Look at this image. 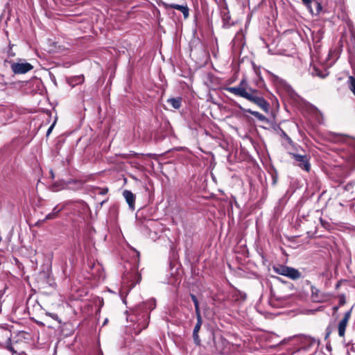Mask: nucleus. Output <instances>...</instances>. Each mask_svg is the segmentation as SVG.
I'll return each instance as SVG.
<instances>
[{
	"label": "nucleus",
	"mask_w": 355,
	"mask_h": 355,
	"mask_svg": "<svg viewBox=\"0 0 355 355\" xmlns=\"http://www.w3.org/2000/svg\"><path fill=\"white\" fill-rule=\"evenodd\" d=\"M227 90L232 94L241 96L248 100H249L252 93H257V90L248 88L247 83L244 80L241 82L239 86L228 87Z\"/></svg>",
	"instance_id": "f257e3e1"
},
{
	"label": "nucleus",
	"mask_w": 355,
	"mask_h": 355,
	"mask_svg": "<svg viewBox=\"0 0 355 355\" xmlns=\"http://www.w3.org/2000/svg\"><path fill=\"white\" fill-rule=\"evenodd\" d=\"M33 69V66L27 62L25 60H19L17 62L11 64V69L17 74L27 73Z\"/></svg>",
	"instance_id": "f03ea898"
},
{
	"label": "nucleus",
	"mask_w": 355,
	"mask_h": 355,
	"mask_svg": "<svg viewBox=\"0 0 355 355\" xmlns=\"http://www.w3.org/2000/svg\"><path fill=\"white\" fill-rule=\"evenodd\" d=\"M274 270L279 275L288 277L293 279H296L300 277V272L293 268L284 266H278L274 267Z\"/></svg>",
	"instance_id": "7ed1b4c3"
},
{
	"label": "nucleus",
	"mask_w": 355,
	"mask_h": 355,
	"mask_svg": "<svg viewBox=\"0 0 355 355\" xmlns=\"http://www.w3.org/2000/svg\"><path fill=\"white\" fill-rule=\"evenodd\" d=\"M311 298L315 302H324L328 300L329 295L320 291L315 286H311Z\"/></svg>",
	"instance_id": "20e7f679"
},
{
	"label": "nucleus",
	"mask_w": 355,
	"mask_h": 355,
	"mask_svg": "<svg viewBox=\"0 0 355 355\" xmlns=\"http://www.w3.org/2000/svg\"><path fill=\"white\" fill-rule=\"evenodd\" d=\"M293 157L296 162H298V166L306 171L310 170V164L309 163V158L306 155H300L294 154Z\"/></svg>",
	"instance_id": "39448f33"
},
{
	"label": "nucleus",
	"mask_w": 355,
	"mask_h": 355,
	"mask_svg": "<svg viewBox=\"0 0 355 355\" xmlns=\"http://www.w3.org/2000/svg\"><path fill=\"white\" fill-rule=\"evenodd\" d=\"M293 157L296 162H298V166L306 171L310 170V164L309 163V158L306 155H300L294 154Z\"/></svg>",
	"instance_id": "423d86ee"
},
{
	"label": "nucleus",
	"mask_w": 355,
	"mask_h": 355,
	"mask_svg": "<svg viewBox=\"0 0 355 355\" xmlns=\"http://www.w3.org/2000/svg\"><path fill=\"white\" fill-rule=\"evenodd\" d=\"M351 316V311H347L345 313L344 318L340 321L338 324V334L340 337H343L345 336V329L349 318Z\"/></svg>",
	"instance_id": "0eeeda50"
},
{
	"label": "nucleus",
	"mask_w": 355,
	"mask_h": 355,
	"mask_svg": "<svg viewBox=\"0 0 355 355\" xmlns=\"http://www.w3.org/2000/svg\"><path fill=\"white\" fill-rule=\"evenodd\" d=\"M255 93H252L249 101L254 103L258 106H259L262 110L267 112L268 110V103L261 97H258L254 95Z\"/></svg>",
	"instance_id": "6e6552de"
},
{
	"label": "nucleus",
	"mask_w": 355,
	"mask_h": 355,
	"mask_svg": "<svg viewBox=\"0 0 355 355\" xmlns=\"http://www.w3.org/2000/svg\"><path fill=\"white\" fill-rule=\"evenodd\" d=\"M123 196L128 204L129 207L132 210L135 209V196L130 191L124 190L123 191Z\"/></svg>",
	"instance_id": "1a4fd4ad"
},
{
	"label": "nucleus",
	"mask_w": 355,
	"mask_h": 355,
	"mask_svg": "<svg viewBox=\"0 0 355 355\" xmlns=\"http://www.w3.org/2000/svg\"><path fill=\"white\" fill-rule=\"evenodd\" d=\"M169 6L173 8L180 10L183 13L185 19H187L189 17V8L187 6H180L178 4H171Z\"/></svg>",
	"instance_id": "9d476101"
},
{
	"label": "nucleus",
	"mask_w": 355,
	"mask_h": 355,
	"mask_svg": "<svg viewBox=\"0 0 355 355\" xmlns=\"http://www.w3.org/2000/svg\"><path fill=\"white\" fill-rule=\"evenodd\" d=\"M167 103L173 108L178 109L180 107V98H169Z\"/></svg>",
	"instance_id": "9b49d317"
},
{
	"label": "nucleus",
	"mask_w": 355,
	"mask_h": 355,
	"mask_svg": "<svg viewBox=\"0 0 355 355\" xmlns=\"http://www.w3.org/2000/svg\"><path fill=\"white\" fill-rule=\"evenodd\" d=\"M348 86L350 91L355 96V78L353 76H349L348 79Z\"/></svg>",
	"instance_id": "f8f14e48"
},
{
	"label": "nucleus",
	"mask_w": 355,
	"mask_h": 355,
	"mask_svg": "<svg viewBox=\"0 0 355 355\" xmlns=\"http://www.w3.org/2000/svg\"><path fill=\"white\" fill-rule=\"evenodd\" d=\"M193 340H194V342L196 343V344L199 345L200 344V338L198 336V333H196V331H193Z\"/></svg>",
	"instance_id": "ddd939ff"
},
{
	"label": "nucleus",
	"mask_w": 355,
	"mask_h": 355,
	"mask_svg": "<svg viewBox=\"0 0 355 355\" xmlns=\"http://www.w3.org/2000/svg\"><path fill=\"white\" fill-rule=\"evenodd\" d=\"M250 113L254 115V116L259 118L261 120H263L265 119V116H263L261 114L257 112H250Z\"/></svg>",
	"instance_id": "4468645a"
},
{
	"label": "nucleus",
	"mask_w": 355,
	"mask_h": 355,
	"mask_svg": "<svg viewBox=\"0 0 355 355\" xmlns=\"http://www.w3.org/2000/svg\"><path fill=\"white\" fill-rule=\"evenodd\" d=\"M201 324H202V320H198L197 323L194 327L193 331H196V333H198V331L200 329Z\"/></svg>",
	"instance_id": "2eb2a0df"
},
{
	"label": "nucleus",
	"mask_w": 355,
	"mask_h": 355,
	"mask_svg": "<svg viewBox=\"0 0 355 355\" xmlns=\"http://www.w3.org/2000/svg\"><path fill=\"white\" fill-rule=\"evenodd\" d=\"M191 299L195 304V308L199 307V304L195 295H191Z\"/></svg>",
	"instance_id": "dca6fc26"
},
{
	"label": "nucleus",
	"mask_w": 355,
	"mask_h": 355,
	"mask_svg": "<svg viewBox=\"0 0 355 355\" xmlns=\"http://www.w3.org/2000/svg\"><path fill=\"white\" fill-rule=\"evenodd\" d=\"M195 309H196V316H197V320H202V318H201L200 313V309H199V307L195 308Z\"/></svg>",
	"instance_id": "f3484780"
},
{
	"label": "nucleus",
	"mask_w": 355,
	"mask_h": 355,
	"mask_svg": "<svg viewBox=\"0 0 355 355\" xmlns=\"http://www.w3.org/2000/svg\"><path fill=\"white\" fill-rule=\"evenodd\" d=\"M55 123V122H54V123H53L50 126V128H49V130H47V132H46L47 136H48V135H49V134L51 132V131H52V130H53V127H54Z\"/></svg>",
	"instance_id": "a211bd4d"
},
{
	"label": "nucleus",
	"mask_w": 355,
	"mask_h": 355,
	"mask_svg": "<svg viewBox=\"0 0 355 355\" xmlns=\"http://www.w3.org/2000/svg\"><path fill=\"white\" fill-rule=\"evenodd\" d=\"M55 217V214H49L46 216V219H52Z\"/></svg>",
	"instance_id": "6ab92c4d"
},
{
	"label": "nucleus",
	"mask_w": 355,
	"mask_h": 355,
	"mask_svg": "<svg viewBox=\"0 0 355 355\" xmlns=\"http://www.w3.org/2000/svg\"><path fill=\"white\" fill-rule=\"evenodd\" d=\"M312 0H302L303 3L306 4L307 6L311 3Z\"/></svg>",
	"instance_id": "aec40b11"
},
{
	"label": "nucleus",
	"mask_w": 355,
	"mask_h": 355,
	"mask_svg": "<svg viewBox=\"0 0 355 355\" xmlns=\"http://www.w3.org/2000/svg\"><path fill=\"white\" fill-rule=\"evenodd\" d=\"M107 191H108V190H107V189H103V191H101L100 192V193H101V194H105V193L107 192Z\"/></svg>",
	"instance_id": "412c9836"
},
{
	"label": "nucleus",
	"mask_w": 355,
	"mask_h": 355,
	"mask_svg": "<svg viewBox=\"0 0 355 355\" xmlns=\"http://www.w3.org/2000/svg\"><path fill=\"white\" fill-rule=\"evenodd\" d=\"M50 173H51V178H54V174H53V171H50Z\"/></svg>",
	"instance_id": "4be33fe9"
}]
</instances>
